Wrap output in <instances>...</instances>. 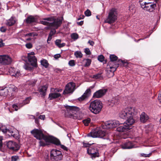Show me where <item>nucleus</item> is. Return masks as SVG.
Returning a JSON list of instances; mask_svg holds the SVG:
<instances>
[{
  "label": "nucleus",
  "instance_id": "nucleus-23",
  "mask_svg": "<svg viewBox=\"0 0 161 161\" xmlns=\"http://www.w3.org/2000/svg\"><path fill=\"white\" fill-rule=\"evenodd\" d=\"M118 103V100L117 98H113V99L108 102V105L111 107L116 105Z\"/></svg>",
  "mask_w": 161,
  "mask_h": 161
},
{
  "label": "nucleus",
  "instance_id": "nucleus-10",
  "mask_svg": "<svg viewBox=\"0 0 161 161\" xmlns=\"http://www.w3.org/2000/svg\"><path fill=\"white\" fill-rule=\"evenodd\" d=\"M7 146L10 150L14 151L18 150L20 148L18 144L11 141H9L7 142Z\"/></svg>",
  "mask_w": 161,
  "mask_h": 161
},
{
  "label": "nucleus",
  "instance_id": "nucleus-54",
  "mask_svg": "<svg viewBox=\"0 0 161 161\" xmlns=\"http://www.w3.org/2000/svg\"><path fill=\"white\" fill-rule=\"evenodd\" d=\"M25 46L27 48L30 49L32 47V45L31 43H29L25 44Z\"/></svg>",
  "mask_w": 161,
  "mask_h": 161
},
{
  "label": "nucleus",
  "instance_id": "nucleus-1",
  "mask_svg": "<svg viewBox=\"0 0 161 161\" xmlns=\"http://www.w3.org/2000/svg\"><path fill=\"white\" fill-rule=\"evenodd\" d=\"M119 115L120 118L127 119V120L126 123H124L122 125L117 128V131L122 132L127 131L131 129V125L135 123V120L133 118V114L132 111H120Z\"/></svg>",
  "mask_w": 161,
  "mask_h": 161
},
{
  "label": "nucleus",
  "instance_id": "nucleus-41",
  "mask_svg": "<svg viewBox=\"0 0 161 161\" xmlns=\"http://www.w3.org/2000/svg\"><path fill=\"white\" fill-rule=\"evenodd\" d=\"M93 78L96 79H101L103 78V77L101 73H98L97 74L94 75H93Z\"/></svg>",
  "mask_w": 161,
  "mask_h": 161
},
{
  "label": "nucleus",
  "instance_id": "nucleus-34",
  "mask_svg": "<svg viewBox=\"0 0 161 161\" xmlns=\"http://www.w3.org/2000/svg\"><path fill=\"white\" fill-rule=\"evenodd\" d=\"M154 151H152L150 153L148 154H145V153H140V156L141 157H144L145 158H147V157L149 158L151 156L153 153Z\"/></svg>",
  "mask_w": 161,
  "mask_h": 161
},
{
  "label": "nucleus",
  "instance_id": "nucleus-4",
  "mask_svg": "<svg viewBox=\"0 0 161 161\" xmlns=\"http://www.w3.org/2000/svg\"><path fill=\"white\" fill-rule=\"evenodd\" d=\"M87 136L93 138L99 137L105 139L109 138L108 134L104 131L100 130H92L87 135Z\"/></svg>",
  "mask_w": 161,
  "mask_h": 161
},
{
  "label": "nucleus",
  "instance_id": "nucleus-18",
  "mask_svg": "<svg viewBox=\"0 0 161 161\" xmlns=\"http://www.w3.org/2000/svg\"><path fill=\"white\" fill-rule=\"evenodd\" d=\"M120 147L123 149H131L134 146L130 142H127L120 145Z\"/></svg>",
  "mask_w": 161,
  "mask_h": 161
},
{
  "label": "nucleus",
  "instance_id": "nucleus-5",
  "mask_svg": "<svg viewBox=\"0 0 161 161\" xmlns=\"http://www.w3.org/2000/svg\"><path fill=\"white\" fill-rule=\"evenodd\" d=\"M87 153L93 159L99 157V153L97 147L94 146H90L87 148Z\"/></svg>",
  "mask_w": 161,
  "mask_h": 161
},
{
  "label": "nucleus",
  "instance_id": "nucleus-11",
  "mask_svg": "<svg viewBox=\"0 0 161 161\" xmlns=\"http://www.w3.org/2000/svg\"><path fill=\"white\" fill-rule=\"evenodd\" d=\"M34 52H31L28 54V61L31 65L33 67H36L37 65V59L34 56Z\"/></svg>",
  "mask_w": 161,
  "mask_h": 161
},
{
  "label": "nucleus",
  "instance_id": "nucleus-61",
  "mask_svg": "<svg viewBox=\"0 0 161 161\" xmlns=\"http://www.w3.org/2000/svg\"><path fill=\"white\" fill-rule=\"evenodd\" d=\"M6 29L4 27H2L1 28L0 30L2 32H5L6 31Z\"/></svg>",
  "mask_w": 161,
  "mask_h": 161
},
{
  "label": "nucleus",
  "instance_id": "nucleus-14",
  "mask_svg": "<svg viewBox=\"0 0 161 161\" xmlns=\"http://www.w3.org/2000/svg\"><path fill=\"white\" fill-rule=\"evenodd\" d=\"M107 91L108 90L106 89L99 90L94 93L93 97L96 98H101L106 94Z\"/></svg>",
  "mask_w": 161,
  "mask_h": 161
},
{
  "label": "nucleus",
  "instance_id": "nucleus-17",
  "mask_svg": "<svg viewBox=\"0 0 161 161\" xmlns=\"http://www.w3.org/2000/svg\"><path fill=\"white\" fill-rule=\"evenodd\" d=\"M73 113L72 118L74 119H82L83 116V114H82L81 111H75Z\"/></svg>",
  "mask_w": 161,
  "mask_h": 161
},
{
  "label": "nucleus",
  "instance_id": "nucleus-48",
  "mask_svg": "<svg viewBox=\"0 0 161 161\" xmlns=\"http://www.w3.org/2000/svg\"><path fill=\"white\" fill-rule=\"evenodd\" d=\"M60 147L64 149V150L66 151L67 152H69L70 150L68 149V147H66L65 146H64L63 145L61 144L60 145Z\"/></svg>",
  "mask_w": 161,
  "mask_h": 161
},
{
  "label": "nucleus",
  "instance_id": "nucleus-47",
  "mask_svg": "<svg viewBox=\"0 0 161 161\" xmlns=\"http://www.w3.org/2000/svg\"><path fill=\"white\" fill-rule=\"evenodd\" d=\"M85 15L86 16H91V11L88 9L85 11Z\"/></svg>",
  "mask_w": 161,
  "mask_h": 161
},
{
  "label": "nucleus",
  "instance_id": "nucleus-40",
  "mask_svg": "<svg viewBox=\"0 0 161 161\" xmlns=\"http://www.w3.org/2000/svg\"><path fill=\"white\" fill-rule=\"evenodd\" d=\"M24 68L26 70H31L32 69V67L31 65L28 64H26L24 66Z\"/></svg>",
  "mask_w": 161,
  "mask_h": 161
},
{
  "label": "nucleus",
  "instance_id": "nucleus-8",
  "mask_svg": "<svg viewBox=\"0 0 161 161\" xmlns=\"http://www.w3.org/2000/svg\"><path fill=\"white\" fill-rule=\"evenodd\" d=\"M75 84L73 82H69L65 86V90H64L63 94H66L72 93L75 89Z\"/></svg>",
  "mask_w": 161,
  "mask_h": 161
},
{
  "label": "nucleus",
  "instance_id": "nucleus-51",
  "mask_svg": "<svg viewBox=\"0 0 161 161\" xmlns=\"http://www.w3.org/2000/svg\"><path fill=\"white\" fill-rule=\"evenodd\" d=\"M85 53L87 55H90L91 54V52L89 49L86 48L85 49Z\"/></svg>",
  "mask_w": 161,
  "mask_h": 161
},
{
  "label": "nucleus",
  "instance_id": "nucleus-9",
  "mask_svg": "<svg viewBox=\"0 0 161 161\" xmlns=\"http://www.w3.org/2000/svg\"><path fill=\"white\" fill-rule=\"evenodd\" d=\"M12 62L11 58L7 55H0V64L4 65H8Z\"/></svg>",
  "mask_w": 161,
  "mask_h": 161
},
{
  "label": "nucleus",
  "instance_id": "nucleus-43",
  "mask_svg": "<svg viewBox=\"0 0 161 161\" xmlns=\"http://www.w3.org/2000/svg\"><path fill=\"white\" fill-rule=\"evenodd\" d=\"M41 64L44 66L47 67L48 66V63L46 60H43L41 61Z\"/></svg>",
  "mask_w": 161,
  "mask_h": 161
},
{
  "label": "nucleus",
  "instance_id": "nucleus-31",
  "mask_svg": "<svg viewBox=\"0 0 161 161\" xmlns=\"http://www.w3.org/2000/svg\"><path fill=\"white\" fill-rule=\"evenodd\" d=\"M16 69L13 67H10L9 68L8 72L9 74L12 76H13L14 74V73L15 72Z\"/></svg>",
  "mask_w": 161,
  "mask_h": 161
},
{
  "label": "nucleus",
  "instance_id": "nucleus-22",
  "mask_svg": "<svg viewBox=\"0 0 161 161\" xmlns=\"http://www.w3.org/2000/svg\"><path fill=\"white\" fill-rule=\"evenodd\" d=\"M36 19L33 16H30L25 19V22L27 24H31L36 21Z\"/></svg>",
  "mask_w": 161,
  "mask_h": 161
},
{
  "label": "nucleus",
  "instance_id": "nucleus-7",
  "mask_svg": "<svg viewBox=\"0 0 161 161\" xmlns=\"http://www.w3.org/2000/svg\"><path fill=\"white\" fill-rule=\"evenodd\" d=\"M103 107V103L98 100H96L92 101L90 104L89 109L90 111H101Z\"/></svg>",
  "mask_w": 161,
  "mask_h": 161
},
{
  "label": "nucleus",
  "instance_id": "nucleus-50",
  "mask_svg": "<svg viewBox=\"0 0 161 161\" xmlns=\"http://www.w3.org/2000/svg\"><path fill=\"white\" fill-rule=\"evenodd\" d=\"M104 57L102 55H100L98 56V60L101 62H103L104 60Z\"/></svg>",
  "mask_w": 161,
  "mask_h": 161
},
{
  "label": "nucleus",
  "instance_id": "nucleus-58",
  "mask_svg": "<svg viewBox=\"0 0 161 161\" xmlns=\"http://www.w3.org/2000/svg\"><path fill=\"white\" fill-rule=\"evenodd\" d=\"M45 115H40L38 119L44 120L45 119Z\"/></svg>",
  "mask_w": 161,
  "mask_h": 161
},
{
  "label": "nucleus",
  "instance_id": "nucleus-35",
  "mask_svg": "<svg viewBox=\"0 0 161 161\" xmlns=\"http://www.w3.org/2000/svg\"><path fill=\"white\" fill-rule=\"evenodd\" d=\"M71 37L72 39L74 40H75L79 38V35L76 33H73L71 35Z\"/></svg>",
  "mask_w": 161,
  "mask_h": 161
},
{
  "label": "nucleus",
  "instance_id": "nucleus-16",
  "mask_svg": "<svg viewBox=\"0 0 161 161\" xmlns=\"http://www.w3.org/2000/svg\"><path fill=\"white\" fill-rule=\"evenodd\" d=\"M47 88V85L41 86L38 88L39 92L40 93L41 95L44 96L46 94V92Z\"/></svg>",
  "mask_w": 161,
  "mask_h": 161
},
{
  "label": "nucleus",
  "instance_id": "nucleus-27",
  "mask_svg": "<svg viewBox=\"0 0 161 161\" xmlns=\"http://www.w3.org/2000/svg\"><path fill=\"white\" fill-rule=\"evenodd\" d=\"M51 143L54 144L57 146H60L61 144V142L59 140L56 138H52Z\"/></svg>",
  "mask_w": 161,
  "mask_h": 161
},
{
  "label": "nucleus",
  "instance_id": "nucleus-64",
  "mask_svg": "<svg viewBox=\"0 0 161 161\" xmlns=\"http://www.w3.org/2000/svg\"><path fill=\"white\" fill-rule=\"evenodd\" d=\"M33 33H29L27 34H26L24 36L25 37L32 36L33 35Z\"/></svg>",
  "mask_w": 161,
  "mask_h": 161
},
{
  "label": "nucleus",
  "instance_id": "nucleus-33",
  "mask_svg": "<svg viewBox=\"0 0 161 161\" xmlns=\"http://www.w3.org/2000/svg\"><path fill=\"white\" fill-rule=\"evenodd\" d=\"M72 111H65L64 114L66 117L72 118L73 113Z\"/></svg>",
  "mask_w": 161,
  "mask_h": 161
},
{
  "label": "nucleus",
  "instance_id": "nucleus-28",
  "mask_svg": "<svg viewBox=\"0 0 161 161\" xmlns=\"http://www.w3.org/2000/svg\"><path fill=\"white\" fill-rule=\"evenodd\" d=\"M105 125L106 126V129L113 128L112 121H107L105 123Z\"/></svg>",
  "mask_w": 161,
  "mask_h": 161
},
{
  "label": "nucleus",
  "instance_id": "nucleus-57",
  "mask_svg": "<svg viewBox=\"0 0 161 161\" xmlns=\"http://www.w3.org/2000/svg\"><path fill=\"white\" fill-rule=\"evenodd\" d=\"M39 119H38V118H36L35 119V123L36 124H37L38 126H39V125H40L39 121Z\"/></svg>",
  "mask_w": 161,
  "mask_h": 161
},
{
  "label": "nucleus",
  "instance_id": "nucleus-53",
  "mask_svg": "<svg viewBox=\"0 0 161 161\" xmlns=\"http://www.w3.org/2000/svg\"><path fill=\"white\" fill-rule=\"evenodd\" d=\"M114 146H115V145H114ZM119 149L118 147H115L114 148H112L111 150V152L113 153H115L117 150Z\"/></svg>",
  "mask_w": 161,
  "mask_h": 161
},
{
  "label": "nucleus",
  "instance_id": "nucleus-2",
  "mask_svg": "<svg viewBox=\"0 0 161 161\" xmlns=\"http://www.w3.org/2000/svg\"><path fill=\"white\" fill-rule=\"evenodd\" d=\"M110 61H109L107 66L106 71L107 72V76L110 77L114 75V72L119 66V64L117 62H119L120 60L117 61L118 57L112 54L110 56Z\"/></svg>",
  "mask_w": 161,
  "mask_h": 161
},
{
  "label": "nucleus",
  "instance_id": "nucleus-38",
  "mask_svg": "<svg viewBox=\"0 0 161 161\" xmlns=\"http://www.w3.org/2000/svg\"><path fill=\"white\" fill-rule=\"evenodd\" d=\"M74 54L77 58H81L82 56V54L80 51H76L75 52Z\"/></svg>",
  "mask_w": 161,
  "mask_h": 161
},
{
  "label": "nucleus",
  "instance_id": "nucleus-6",
  "mask_svg": "<svg viewBox=\"0 0 161 161\" xmlns=\"http://www.w3.org/2000/svg\"><path fill=\"white\" fill-rule=\"evenodd\" d=\"M117 19V12L116 9H112L109 13L108 15L105 22L111 24L114 22Z\"/></svg>",
  "mask_w": 161,
  "mask_h": 161
},
{
  "label": "nucleus",
  "instance_id": "nucleus-55",
  "mask_svg": "<svg viewBox=\"0 0 161 161\" xmlns=\"http://www.w3.org/2000/svg\"><path fill=\"white\" fill-rule=\"evenodd\" d=\"M83 147H89L90 146H91V144H90L88 143H86L84 142H83Z\"/></svg>",
  "mask_w": 161,
  "mask_h": 161
},
{
  "label": "nucleus",
  "instance_id": "nucleus-25",
  "mask_svg": "<svg viewBox=\"0 0 161 161\" xmlns=\"http://www.w3.org/2000/svg\"><path fill=\"white\" fill-rule=\"evenodd\" d=\"M61 94L60 93H50L49 95V97L50 99L53 98H58L60 96Z\"/></svg>",
  "mask_w": 161,
  "mask_h": 161
},
{
  "label": "nucleus",
  "instance_id": "nucleus-37",
  "mask_svg": "<svg viewBox=\"0 0 161 161\" xmlns=\"http://www.w3.org/2000/svg\"><path fill=\"white\" fill-rule=\"evenodd\" d=\"M14 74L13 76L16 78L19 77L21 75V74L20 73V71L17 69L15 70V72H14Z\"/></svg>",
  "mask_w": 161,
  "mask_h": 161
},
{
  "label": "nucleus",
  "instance_id": "nucleus-29",
  "mask_svg": "<svg viewBox=\"0 0 161 161\" xmlns=\"http://www.w3.org/2000/svg\"><path fill=\"white\" fill-rule=\"evenodd\" d=\"M91 61L89 59H84L83 61V63L85 67L89 66L91 63Z\"/></svg>",
  "mask_w": 161,
  "mask_h": 161
},
{
  "label": "nucleus",
  "instance_id": "nucleus-36",
  "mask_svg": "<svg viewBox=\"0 0 161 161\" xmlns=\"http://www.w3.org/2000/svg\"><path fill=\"white\" fill-rule=\"evenodd\" d=\"M113 128L116 127L117 126L119 125L121 123L118 120H114L112 121Z\"/></svg>",
  "mask_w": 161,
  "mask_h": 161
},
{
  "label": "nucleus",
  "instance_id": "nucleus-52",
  "mask_svg": "<svg viewBox=\"0 0 161 161\" xmlns=\"http://www.w3.org/2000/svg\"><path fill=\"white\" fill-rule=\"evenodd\" d=\"M19 159V157L17 156H14L12 157L11 161H17Z\"/></svg>",
  "mask_w": 161,
  "mask_h": 161
},
{
  "label": "nucleus",
  "instance_id": "nucleus-49",
  "mask_svg": "<svg viewBox=\"0 0 161 161\" xmlns=\"http://www.w3.org/2000/svg\"><path fill=\"white\" fill-rule=\"evenodd\" d=\"M9 132H8L7 133L9 135H11V136H13L14 137L16 138L17 137V136H16L14 134H13V131L9 130Z\"/></svg>",
  "mask_w": 161,
  "mask_h": 161
},
{
  "label": "nucleus",
  "instance_id": "nucleus-20",
  "mask_svg": "<svg viewBox=\"0 0 161 161\" xmlns=\"http://www.w3.org/2000/svg\"><path fill=\"white\" fill-rule=\"evenodd\" d=\"M65 107L67 110H69V111H79L80 110H84V109H81L75 106L65 105Z\"/></svg>",
  "mask_w": 161,
  "mask_h": 161
},
{
  "label": "nucleus",
  "instance_id": "nucleus-60",
  "mask_svg": "<svg viewBox=\"0 0 161 161\" xmlns=\"http://www.w3.org/2000/svg\"><path fill=\"white\" fill-rule=\"evenodd\" d=\"M126 110L127 111H131L132 110L134 111L135 110V109H134V108H133V107H129L127 108V109H126Z\"/></svg>",
  "mask_w": 161,
  "mask_h": 161
},
{
  "label": "nucleus",
  "instance_id": "nucleus-56",
  "mask_svg": "<svg viewBox=\"0 0 161 161\" xmlns=\"http://www.w3.org/2000/svg\"><path fill=\"white\" fill-rule=\"evenodd\" d=\"M2 131L4 133H7L10 130L8 129L7 128H3L1 129Z\"/></svg>",
  "mask_w": 161,
  "mask_h": 161
},
{
  "label": "nucleus",
  "instance_id": "nucleus-32",
  "mask_svg": "<svg viewBox=\"0 0 161 161\" xmlns=\"http://www.w3.org/2000/svg\"><path fill=\"white\" fill-rule=\"evenodd\" d=\"M57 29V28H54L52 26L48 28L47 29H50L52 30L50 32L49 35L51 36H52L56 32L55 30Z\"/></svg>",
  "mask_w": 161,
  "mask_h": 161
},
{
  "label": "nucleus",
  "instance_id": "nucleus-24",
  "mask_svg": "<svg viewBox=\"0 0 161 161\" xmlns=\"http://www.w3.org/2000/svg\"><path fill=\"white\" fill-rule=\"evenodd\" d=\"M52 139V138H51L44 135L42 138V139L43 140L47 145L51 143Z\"/></svg>",
  "mask_w": 161,
  "mask_h": 161
},
{
  "label": "nucleus",
  "instance_id": "nucleus-3",
  "mask_svg": "<svg viewBox=\"0 0 161 161\" xmlns=\"http://www.w3.org/2000/svg\"><path fill=\"white\" fill-rule=\"evenodd\" d=\"M40 22L44 25L47 26L46 27L47 29L51 26L54 28H58L62 24V19L51 17L43 19L40 21Z\"/></svg>",
  "mask_w": 161,
  "mask_h": 161
},
{
  "label": "nucleus",
  "instance_id": "nucleus-13",
  "mask_svg": "<svg viewBox=\"0 0 161 161\" xmlns=\"http://www.w3.org/2000/svg\"><path fill=\"white\" fill-rule=\"evenodd\" d=\"M31 99V98L30 97H27L23 101L22 103L19 102L18 104L13 105L12 107L14 109L15 111H17L24 105L29 103Z\"/></svg>",
  "mask_w": 161,
  "mask_h": 161
},
{
  "label": "nucleus",
  "instance_id": "nucleus-39",
  "mask_svg": "<svg viewBox=\"0 0 161 161\" xmlns=\"http://www.w3.org/2000/svg\"><path fill=\"white\" fill-rule=\"evenodd\" d=\"M8 90L10 91L16 92L17 91L18 89L14 85H12L9 87Z\"/></svg>",
  "mask_w": 161,
  "mask_h": 161
},
{
  "label": "nucleus",
  "instance_id": "nucleus-21",
  "mask_svg": "<svg viewBox=\"0 0 161 161\" xmlns=\"http://www.w3.org/2000/svg\"><path fill=\"white\" fill-rule=\"evenodd\" d=\"M16 22L15 17H11V18L7 20L6 25L9 26L13 25Z\"/></svg>",
  "mask_w": 161,
  "mask_h": 161
},
{
  "label": "nucleus",
  "instance_id": "nucleus-30",
  "mask_svg": "<svg viewBox=\"0 0 161 161\" xmlns=\"http://www.w3.org/2000/svg\"><path fill=\"white\" fill-rule=\"evenodd\" d=\"M8 94V90L6 89L0 90V95L5 96Z\"/></svg>",
  "mask_w": 161,
  "mask_h": 161
},
{
  "label": "nucleus",
  "instance_id": "nucleus-63",
  "mask_svg": "<svg viewBox=\"0 0 161 161\" xmlns=\"http://www.w3.org/2000/svg\"><path fill=\"white\" fill-rule=\"evenodd\" d=\"M88 43H89L90 45L92 46H93L94 44V42L91 40L89 41L88 42Z\"/></svg>",
  "mask_w": 161,
  "mask_h": 161
},
{
  "label": "nucleus",
  "instance_id": "nucleus-46",
  "mask_svg": "<svg viewBox=\"0 0 161 161\" xmlns=\"http://www.w3.org/2000/svg\"><path fill=\"white\" fill-rule=\"evenodd\" d=\"M68 64L70 66H74L75 65V61L73 60H70L69 61Z\"/></svg>",
  "mask_w": 161,
  "mask_h": 161
},
{
  "label": "nucleus",
  "instance_id": "nucleus-19",
  "mask_svg": "<svg viewBox=\"0 0 161 161\" xmlns=\"http://www.w3.org/2000/svg\"><path fill=\"white\" fill-rule=\"evenodd\" d=\"M148 119V116L144 112H143L140 115L141 121L143 123L146 122Z\"/></svg>",
  "mask_w": 161,
  "mask_h": 161
},
{
  "label": "nucleus",
  "instance_id": "nucleus-26",
  "mask_svg": "<svg viewBox=\"0 0 161 161\" xmlns=\"http://www.w3.org/2000/svg\"><path fill=\"white\" fill-rule=\"evenodd\" d=\"M55 43L56 46H57L59 48L62 47L64 46L65 44L64 43H61V40H60L58 39L56 40Z\"/></svg>",
  "mask_w": 161,
  "mask_h": 161
},
{
  "label": "nucleus",
  "instance_id": "nucleus-42",
  "mask_svg": "<svg viewBox=\"0 0 161 161\" xmlns=\"http://www.w3.org/2000/svg\"><path fill=\"white\" fill-rule=\"evenodd\" d=\"M90 119L89 118H88L87 119H86L83 120V122L85 125L87 126L89 123L90 122Z\"/></svg>",
  "mask_w": 161,
  "mask_h": 161
},
{
  "label": "nucleus",
  "instance_id": "nucleus-45",
  "mask_svg": "<svg viewBox=\"0 0 161 161\" xmlns=\"http://www.w3.org/2000/svg\"><path fill=\"white\" fill-rule=\"evenodd\" d=\"M36 80H32L29 82L28 84L30 85L31 86H33L36 84Z\"/></svg>",
  "mask_w": 161,
  "mask_h": 161
},
{
  "label": "nucleus",
  "instance_id": "nucleus-12",
  "mask_svg": "<svg viewBox=\"0 0 161 161\" xmlns=\"http://www.w3.org/2000/svg\"><path fill=\"white\" fill-rule=\"evenodd\" d=\"M31 133L33 134L34 137L39 140H42L44 134L42 131L38 129H34L31 131Z\"/></svg>",
  "mask_w": 161,
  "mask_h": 161
},
{
  "label": "nucleus",
  "instance_id": "nucleus-59",
  "mask_svg": "<svg viewBox=\"0 0 161 161\" xmlns=\"http://www.w3.org/2000/svg\"><path fill=\"white\" fill-rule=\"evenodd\" d=\"M61 56L59 54H57L54 55V58L56 59H57L58 58H60Z\"/></svg>",
  "mask_w": 161,
  "mask_h": 161
},
{
  "label": "nucleus",
  "instance_id": "nucleus-62",
  "mask_svg": "<svg viewBox=\"0 0 161 161\" xmlns=\"http://www.w3.org/2000/svg\"><path fill=\"white\" fill-rule=\"evenodd\" d=\"M4 43H3L2 39H0V47H1L4 46Z\"/></svg>",
  "mask_w": 161,
  "mask_h": 161
},
{
  "label": "nucleus",
  "instance_id": "nucleus-15",
  "mask_svg": "<svg viewBox=\"0 0 161 161\" xmlns=\"http://www.w3.org/2000/svg\"><path fill=\"white\" fill-rule=\"evenodd\" d=\"M91 90L89 88L87 89L84 93L83 95L78 98L79 101H82L87 99L90 95Z\"/></svg>",
  "mask_w": 161,
  "mask_h": 161
},
{
  "label": "nucleus",
  "instance_id": "nucleus-44",
  "mask_svg": "<svg viewBox=\"0 0 161 161\" xmlns=\"http://www.w3.org/2000/svg\"><path fill=\"white\" fill-rule=\"evenodd\" d=\"M43 139L40 140L39 146H45L46 145H48L46 143L42 140Z\"/></svg>",
  "mask_w": 161,
  "mask_h": 161
}]
</instances>
